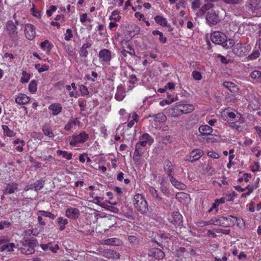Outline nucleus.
<instances>
[{"instance_id": "obj_1", "label": "nucleus", "mask_w": 261, "mask_h": 261, "mask_svg": "<svg viewBox=\"0 0 261 261\" xmlns=\"http://www.w3.org/2000/svg\"><path fill=\"white\" fill-rule=\"evenodd\" d=\"M134 204L135 207L142 214H145L148 211L147 202L145 197L140 194L134 196Z\"/></svg>"}, {"instance_id": "obj_2", "label": "nucleus", "mask_w": 261, "mask_h": 261, "mask_svg": "<svg viewBox=\"0 0 261 261\" xmlns=\"http://www.w3.org/2000/svg\"><path fill=\"white\" fill-rule=\"evenodd\" d=\"M222 17L218 10L211 9L207 12L205 20L210 26L215 25L221 21Z\"/></svg>"}, {"instance_id": "obj_3", "label": "nucleus", "mask_w": 261, "mask_h": 261, "mask_svg": "<svg viewBox=\"0 0 261 261\" xmlns=\"http://www.w3.org/2000/svg\"><path fill=\"white\" fill-rule=\"evenodd\" d=\"M89 138L88 135L83 132L79 135L73 136L70 138V145L75 146L78 143H81L86 142Z\"/></svg>"}, {"instance_id": "obj_4", "label": "nucleus", "mask_w": 261, "mask_h": 261, "mask_svg": "<svg viewBox=\"0 0 261 261\" xmlns=\"http://www.w3.org/2000/svg\"><path fill=\"white\" fill-rule=\"evenodd\" d=\"M6 29L11 39L12 40H15L17 37L18 32L16 25L12 20H9L7 22Z\"/></svg>"}, {"instance_id": "obj_5", "label": "nucleus", "mask_w": 261, "mask_h": 261, "mask_svg": "<svg viewBox=\"0 0 261 261\" xmlns=\"http://www.w3.org/2000/svg\"><path fill=\"white\" fill-rule=\"evenodd\" d=\"M211 39L215 44L222 45L226 41V36L221 32L216 31L211 34Z\"/></svg>"}, {"instance_id": "obj_6", "label": "nucleus", "mask_w": 261, "mask_h": 261, "mask_svg": "<svg viewBox=\"0 0 261 261\" xmlns=\"http://www.w3.org/2000/svg\"><path fill=\"white\" fill-rule=\"evenodd\" d=\"M238 220V218L231 216L228 217L221 216V224L220 226L224 227H228L233 226L236 223V221Z\"/></svg>"}, {"instance_id": "obj_7", "label": "nucleus", "mask_w": 261, "mask_h": 261, "mask_svg": "<svg viewBox=\"0 0 261 261\" xmlns=\"http://www.w3.org/2000/svg\"><path fill=\"white\" fill-rule=\"evenodd\" d=\"M101 254L103 256L112 260L118 259L120 257L119 253L111 249H105L101 252Z\"/></svg>"}, {"instance_id": "obj_8", "label": "nucleus", "mask_w": 261, "mask_h": 261, "mask_svg": "<svg viewBox=\"0 0 261 261\" xmlns=\"http://www.w3.org/2000/svg\"><path fill=\"white\" fill-rule=\"evenodd\" d=\"M65 215L69 218L74 220L79 218L80 215V211L79 209L74 207H70L66 209Z\"/></svg>"}, {"instance_id": "obj_9", "label": "nucleus", "mask_w": 261, "mask_h": 261, "mask_svg": "<svg viewBox=\"0 0 261 261\" xmlns=\"http://www.w3.org/2000/svg\"><path fill=\"white\" fill-rule=\"evenodd\" d=\"M164 170L168 174L169 178L173 176L179 171V169L173 164H166L164 167Z\"/></svg>"}, {"instance_id": "obj_10", "label": "nucleus", "mask_w": 261, "mask_h": 261, "mask_svg": "<svg viewBox=\"0 0 261 261\" xmlns=\"http://www.w3.org/2000/svg\"><path fill=\"white\" fill-rule=\"evenodd\" d=\"M24 33L26 37L29 40H32L35 36V30L33 25L27 24L24 28Z\"/></svg>"}, {"instance_id": "obj_11", "label": "nucleus", "mask_w": 261, "mask_h": 261, "mask_svg": "<svg viewBox=\"0 0 261 261\" xmlns=\"http://www.w3.org/2000/svg\"><path fill=\"white\" fill-rule=\"evenodd\" d=\"M28 246H24V247L22 250V252L23 254L29 255L32 254L35 252L34 248L35 244L31 240L26 241Z\"/></svg>"}, {"instance_id": "obj_12", "label": "nucleus", "mask_w": 261, "mask_h": 261, "mask_svg": "<svg viewBox=\"0 0 261 261\" xmlns=\"http://www.w3.org/2000/svg\"><path fill=\"white\" fill-rule=\"evenodd\" d=\"M99 58L103 62H109L111 59L110 51L107 49L101 50L99 53Z\"/></svg>"}, {"instance_id": "obj_13", "label": "nucleus", "mask_w": 261, "mask_h": 261, "mask_svg": "<svg viewBox=\"0 0 261 261\" xmlns=\"http://www.w3.org/2000/svg\"><path fill=\"white\" fill-rule=\"evenodd\" d=\"M177 110L181 112V114H187L191 113L194 110V107L190 104H178V107H177Z\"/></svg>"}, {"instance_id": "obj_14", "label": "nucleus", "mask_w": 261, "mask_h": 261, "mask_svg": "<svg viewBox=\"0 0 261 261\" xmlns=\"http://www.w3.org/2000/svg\"><path fill=\"white\" fill-rule=\"evenodd\" d=\"M170 221L174 225H180L182 222L181 215L178 212H174L170 218Z\"/></svg>"}, {"instance_id": "obj_15", "label": "nucleus", "mask_w": 261, "mask_h": 261, "mask_svg": "<svg viewBox=\"0 0 261 261\" xmlns=\"http://www.w3.org/2000/svg\"><path fill=\"white\" fill-rule=\"evenodd\" d=\"M202 156V151L200 150H194L191 153L189 158L187 160L190 162L197 161Z\"/></svg>"}, {"instance_id": "obj_16", "label": "nucleus", "mask_w": 261, "mask_h": 261, "mask_svg": "<svg viewBox=\"0 0 261 261\" xmlns=\"http://www.w3.org/2000/svg\"><path fill=\"white\" fill-rule=\"evenodd\" d=\"M30 101V98L26 95L20 93L18 96L15 98V101L19 105H25Z\"/></svg>"}, {"instance_id": "obj_17", "label": "nucleus", "mask_w": 261, "mask_h": 261, "mask_svg": "<svg viewBox=\"0 0 261 261\" xmlns=\"http://www.w3.org/2000/svg\"><path fill=\"white\" fill-rule=\"evenodd\" d=\"M17 189L18 185L16 183H10L7 184L4 192L5 194H12Z\"/></svg>"}, {"instance_id": "obj_18", "label": "nucleus", "mask_w": 261, "mask_h": 261, "mask_svg": "<svg viewBox=\"0 0 261 261\" xmlns=\"http://www.w3.org/2000/svg\"><path fill=\"white\" fill-rule=\"evenodd\" d=\"M148 117L154 118V121L163 123L167 120V117L163 113H159L156 114L151 115L149 114Z\"/></svg>"}, {"instance_id": "obj_19", "label": "nucleus", "mask_w": 261, "mask_h": 261, "mask_svg": "<svg viewBox=\"0 0 261 261\" xmlns=\"http://www.w3.org/2000/svg\"><path fill=\"white\" fill-rule=\"evenodd\" d=\"M48 109L52 111L53 115H57L62 111V107L59 103H53L50 105Z\"/></svg>"}, {"instance_id": "obj_20", "label": "nucleus", "mask_w": 261, "mask_h": 261, "mask_svg": "<svg viewBox=\"0 0 261 261\" xmlns=\"http://www.w3.org/2000/svg\"><path fill=\"white\" fill-rule=\"evenodd\" d=\"M92 44L90 42L84 43L80 48L79 54L81 57H87L88 56L87 48H90Z\"/></svg>"}, {"instance_id": "obj_21", "label": "nucleus", "mask_w": 261, "mask_h": 261, "mask_svg": "<svg viewBox=\"0 0 261 261\" xmlns=\"http://www.w3.org/2000/svg\"><path fill=\"white\" fill-rule=\"evenodd\" d=\"M199 132L202 135H208L211 134L213 129L207 125H201L199 128Z\"/></svg>"}, {"instance_id": "obj_22", "label": "nucleus", "mask_w": 261, "mask_h": 261, "mask_svg": "<svg viewBox=\"0 0 261 261\" xmlns=\"http://www.w3.org/2000/svg\"><path fill=\"white\" fill-rule=\"evenodd\" d=\"M120 243L119 239L113 238L103 240L102 244L107 245L118 246L120 244Z\"/></svg>"}, {"instance_id": "obj_23", "label": "nucleus", "mask_w": 261, "mask_h": 261, "mask_svg": "<svg viewBox=\"0 0 261 261\" xmlns=\"http://www.w3.org/2000/svg\"><path fill=\"white\" fill-rule=\"evenodd\" d=\"M223 86L228 89L231 93H235L238 92V88L236 85L232 82H225L223 84Z\"/></svg>"}, {"instance_id": "obj_24", "label": "nucleus", "mask_w": 261, "mask_h": 261, "mask_svg": "<svg viewBox=\"0 0 261 261\" xmlns=\"http://www.w3.org/2000/svg\"><path fill=\"white\" fill-rule=\"evenodd\" d=\"M170 180L172 185L176 188L179 190H184L186 188V186L184 184L177 181L173 176L170 178Z\"/></svg>"}, {"instance_id": "obj_25", "label": "nucleus", "mask_w": 261, "mask_h": 261, "mask_svg": "<svg viewBox=\"0 0 261 261\" xmlns=\"http://www.w3.org/2000/svg\"><path fill=\"white\" fill-rule=\"evenodd\" d=\"M57 223L60 225L59 228L60 231H63L65 229V225L68 224V220L62 217H59L57 220Z\"/></svg>"}, {"instance_id": "obj_26", "label": "nucleus", "mask_w": 261, "mask_h": 261, "mask_svg": "<svg viewBox=\"0 0 261 261\" xmlns=\"http://www.w3.org/2000/svg\"><path fill=\"white\" fill-rule=\"evenodd\" d=\"M214 7V5L212 3H206L200 8V13L203 15L206 11L211 10Z\"/></svg>"}, {"instance_id": "obj_27", "label": "nucleus", "mask_w": 261, "mask_h": 261, "mask_svg": "<svg viewBox=\"0 0 261 261\" xmlns=\"http://www.w3.org/2000/svg\"><path fill=\"white\" fill-rule=\"evenodd\" d=\"M139 140H142L149 145L153 142V139L147 133L143 134L139 137Z\"/></svg>"}, {"instance_id": "obj_28", "label": "nucleus", "mask_w": 261, "mask_h": 261, "mask_svg": "<svg viewBox=\"0 0 261 261\" xmlns=\"http://www.w3.org/2000/svg\"><path fill=\"white\" fill-rule=\"evenodd\" d=\"M152 255L155 259H162L165 256L164 252L159 248H155L153 250Z\"/></svg>"}, {"instance_id": "obj_29", "label": "nucleus", "mask_w": 261, "mask_h": 261, "mask_svg": "<svg viewBox=\"0 0 261 261\" xmlns=\"http://www.w3.org/2000/svg\"><path fill=\"white\" fill-rule=\"evenodd\" d=\"M42 131L44 134L48 137L51 138L54 136V133L52 132L50 126L47 124H45L43 126Z\"/></svg>"}, {"instance_id": "obj_30", "label": "nucleus", "mask_w": 261, "mask_h": 261, "mask_svg": "<svg viewBox=\"0 0 261 261\" xmlns=\"http://www.w3.org/2000/svg\"><path fill=\"white\" fill-rule=\"evenodd\" d=\"M80 122L78 118H75L73 120L69 121L66 125L65 126V129L66 130H69L74 125H79Z\"/></svg>"}, {"instance_id": "obj_31", "label": "nucleus", "mask_w": 261, "mask_h": 261, "mask_svg": "<svg viewBox=\"0 0 261 261\" xmlns=\"http://www.w3.org/2000/svg\"><path fill=\"white\" fill-rule=\"evenodd\" d=\"M15 247V245L13 243H6L0 247V251H3L5 250H7L8 251H11L13 250V248Z\"/></svg>"}, {"instance_id": "obj_32", "label": "nucleus", "mask_w": 261, "mask_h": 261, "mask_svg": "<svg viewBox=\"0 0 261 261\" xmlns=\"http://www.w3.org/2000/svg\"><path fill=\"white\" fill-rule=\"evenodd\" d=\"M154 20L157 23H158L161 25L165 27L167 24V20H166V19L165 18H164L162 16H160V15L156 16V17H155Z\"/></svg>"}, {"instance_id": "obj_33", "label": "nucleus", "mask_w": 261, "mask_h": 261, "mask_svg": "<svg viewBox=\"0 0 261 261\" xmlns=\"http://www.w3.org/2000/svg\"><path fill=\"white\" fill-rule=\"evenodd\" d=\"M148 191H149V193L151 195V196L153 198H154L158 201L161 200V198H160L159 196L157 190L156 189H155L153 187H151V186L149 187H148Z\"/></svg>"}, {"instance_id": "obj_34", "label": "nucleus", "mask_w": 261, "mask_h": 261, "mask_svg": "<svg viewBox=\"0 0 261 261\" xmlns=\"http://www.w3.org/2000/svg\"><path fill=\"white\" fill-rule=\"evenodd\" d=\"M2 128L5 135L9 137H13L15 136V133L11 130L7 125H3Z\"/></svg>"}, {"instance_id": "obj_35", "label": "nucleus", "mask_w": 261, "mask_h": 261, "mask_svg": "<svg viewBox=\"0 0 261 261\" xmlns=\"http://www.w3.org/2000/svg\"><path fill=\"white\" fill-rule=\"evenodd\" d=\"M217 180H214L213 181V184L214 185H216V184H217L219 186H221L222 185H228V181L226 180V179L223 176L222 178L221 177H219L217 178Z\"/></svg>"}, {"instance_id": "obj_36", "label": "nucleus", "mask_w": 261, "mask_h": 261, "mask_svg": "<svg viewBox=\"0 0 261 261\" xmlns=\"http://www.w3.org/2000/svg\"><path fill=\"white\" fill-rule=\"evenodd\" d=\"M233 51L236 55L239 56H242L244 55V52L242 50V47L239 44H237L234 46Z\"/></svg>"}, {"instance_id": "obj_37", "label": "nucleus", "mask_w": 261, "mask_h": 261, "mask_svg": "<svg viewBox=\"0 0 261 261\" xmlns=\"http://www.w3.org/2000/svg\"><path fill=\"white\" fill-rule=\"evenodd\" d=\"M38 213V214H41V215L42 216L49 218L53 220L55 219L56 218V216L54 214L49 212L45 211H39Z\"/></svg>"}, {"instance_id": "obj_38", "label": "nucleus", "mask_w": 261, "mask_h": 261, "mask_svg": "<svg viewBox=\"0 0 261 261\" xmlns=\"http://www.w3.org/2000/svg\"><path fill=\"white\" fill-rule=\"evenodd\" d=\"M251 178V175L249 173H244L243 175L238 178V181L239 182H242L243 181L247 182L249 181V179Z\"/></svg>"}, {"instance_id": "obj_39", "label": "nucleus", "mask_w": 261, "mask_h": 261, "mask_svg": "<svg viewBox=\"0 0 261 261\" xmlns=\"http://www.w3.org/2000/svg\"><path fill=\"white\" fill-rule=\"evenodd\" d=\"M29 90L32 93H34L37 90V82L35 80L32 81L29 85Z\"/></svg>"}, {"instance_id": "obj_40", "label": "nucleus", "mask_w": 261, "mask_h": 261, "mask_svg": "<svg viewBox=\"0 0 261 261\" xmlns=\"http://www.w3.org/2000/svg\"><path fill=\"white\" fill-rule=\"evenodd\" d=\"M133 120H130L127 124V126L128 128H130L134 124L135 122H136L138 121V116L136 113H134L132 115Z\"/></svg>"}, {"instance_id": "obj_41", "label": "nucleus", "mask_w": 261, "mask_h": 261, "mask_svg": "<svg viewBox=\"0 0 261 261\" xmlns=\"http://www.w3.org/2000/svg\"><path fill=\"white\" fill-rule=\"evenodd\" d=\"M57 153L58 155H62V156L64 158H65L67 160H70L71 159L72 157V154L71 153H68L67 152L65 151H62V150H58Z\"/></svg>"}, {"instance_id": "obj_42", "label": "nucleus", "mask_w": 261, "mask_h": 261, "mask_svg": "<svg viewBox=\"0 0 261 261\" xmlns=\"http://www.w3.org/2000/svg\"><path fill=\"white\" fill-rule=\"evenodd\" d=\"M178 107V104L175 106L174 107H173L171 109L172 112L171 113V114L172 117H176L178 116L179 115L182 114L181 112H179V111L177 110V108Z\"/></svg>"}, {"instance_id": "obj_43", "label": "nucleus", "mask_w": 261, "mask_h": 261, "mask_svg": "<svg viewBox=\"0 0 261 261\" xmlns=\"http://www.w3.org/2000/svg\"><path fill=\"white\" fill-rule=\"evenodd\" d=\"M234 45V41L233 39H226V41H225V42L223 43L222 46L223 47H225L227 48H230L232 46H233Z\"/></svg>"}, {"instance_id": "obj_44", "label": "nucleus", "mask_w": 261, "mask_h": 261, "mask_svg": "<svg viewBox=\"0 0 261 261\" xmlns=\"http://www.w3.org/2000/svg\"><path fill=\"white\" fill-rule=\"evenodd\" d=\"M192 4V8L195 10L199 8L201 6V2L200 0H190Z\"/></svg>"}, {"instance_id": "obj_45", "label": "nucleus", "mask_w": 261, "mask_h": 261, "mask_svg": "<svg viewBox=\"0 0 261 261\" xmlns=\"http://www.w3.org/2000/svg\"><path fill=\"white\" fill-rule=\"evenodd\" d=\"M231 200V195H227L226 197H221L219 199H216V200L218 202V204H222L226 201H230Z\"/></svg>"}, {"instance_id": "obj_46", "label": "nucleus", "mask_w": 261, "mask_h": 261, "mask_svg": "<svg viewBox=\"0 0 261 261\" xmlns=\"http://www.w3.org/2000/svg\"><path fill=\"white\" fill-rule=\"evenodd\" d=\"M30 78V75L26 72L23 71L22 76L21 77V82L22 83H25L29 82Z\"/></svg>"}, {"instance_id": "obj_47", "label": "nucleus", "mask_w": 261, "mask_h": 261, "mask_svg": "<svg viewBox=\"0 0 261 261\" xmlns=\"http://www.w3.org/2000/svg\"><path fill=\"white\" fill-rule=\"evenodd\" d=\"M251 6L254 9L261 8V0H251Z\"/></svg>"}, {"instance_id": "obj_48", "label": "nucleus", "mask_w": 261, "mask_h": 261, "mask_svg": "<svg viewBox=\"0 0 261 261\" xmlns=\"http://www.w3.org/2000/svg\"><path fill=\"white\" fill-rule=\"evenodd\" d=\"M136 133V129L130 130L128 128H127L125 130V133H124L122 135V136L123 137V138L125 139L126 134L127 136H132L133 137L135 136Z\"/></svg>"}, {"instance_id": "obj_49", "label": "nucleus", "mask_w": 261, "mask_h": 261, "mask_svg": "<svg viewBox=\"0 0 261 261\" xmlns=\"http://www.w3.org/2000/svg\"><path fill=\"white\" fill-rule=\"evenodd\" d=\"M43 183L41 181L38 180L34 184V188L35 191L40 190L43 188Z\"/></svg>"}, {"instance_id": "obj_50", "label": "nucleus", "mask_w": 261, "mask_h": 261, "mask_svg": "<svg viewBox=\"0 0 261 261\" xmlns=\"http://www.w3.org/2000/svg\"><path fill=\"white\" fill-rule=\"evenodd\" d=\"M223 2L227 4L237 5L241 4L243 0H221Z\"/></svg>"}, {"instance_id": "obj_51", "label": "nucleus", "mask_w": 261, "mask_h": 261, "mask_svg": "<svg viewBox=\"0 0 261 261\" xmlns=\"http://www.w3.org/2000/svg\"><path fill=\"white\" fill-rule=\"evenodd\" d=\"M193 79L195 80L199 81L201 79L202 76L200 72L193 71L192 73Z\"/></svg>"}, {"instance_id": "obj_52", "label": "nucleus", "mask_w": 261, "mask_h": 261, "mask_svg": "<svg viewBox=\"0 0 261 261\" xmlns=\"http://www.w3.org/2000/svg\"><path fill=\"white\" fill-rule=\"evenodd\" d=\"M142 152L137 150H135L133 159L136 162L139 161V159L142 155Z\"/></svg>"}, {"instance_id": "obj_53", "label": "nucleus", "mask_w": 261, "mask_h": 261, "mask_svg": "<svg viewBox=\"0 0 261 261\" xmlns=\"http://www.w3.org/2000/svg\"><path fill=\"white\" fill-rule=\"evenodd\" d=\"M221 219V216H218L217 217H214L212 218V224L217 226H220L221 224V222L220 221Z\"/></svg>"}, {"instance_id": "obj_54", "label": "nucleus", "mask_w": 261, "mask_h": 261, "mask_svg": "<svg viewBox=\"0 0 261 261\" xmlns=\"http://www.w3.org/2000/svg\"><path fill=\"white\" fill-rule=\"evenodd\" d=\"M11 223L8 221H3L0 222V229H3L5 228L9 227Z\"/></svg>"}, {"instance_id": "obj_55", "label": "nucleus", "mask_w": 261, "mask_h": 261, "mask_svg": "<svg viewBox=\"0 0 261 261\" xmlns=\"http://www.w3.org/2000/svg\"><path fill=\"white\" fill-rule=\"evenodd\" d=\"M73 37V35L72 34L71 30L69 29H68L66 30V33L65 34V39L66 41H69L71 39V38Z\"/></svg>"}, {"instance_id": "obj_56", "label": "nucleus", "mask_w": 261, "mask_h": 261, "mask_svg": "<svg viewBox=\"0 0 261 261\" xmlns=\"http://www.w3.org/2000/svg\"><path fill=\"white\" fill-rule=\"evenodd\" d=\"M257 188V186H255L253 184L248 185L246 188L245 189L248 190V195H249L251 193L253 192L254 190Z\"/></svg>"}, {"instance_id": "obj_57", "label": "nucleus", "mask_w": 261, "mask_h": 261, "mask_svg": "<svg viewBox=\"0 0 261 261\" xmlns=\"http://www.w3.org/2000/svg\"><path fill=\"white\" fill-rule=\"evenodd\" d=\"M219 205V204H218V202L215 199L214 202L212 204V207L208 210V213L211 212L213 211V210H214V209H215L216 210V212H217L218 211Z\"/></svg>"}, {"instance_id": "obj_58", "label": "nucleus", "mask_w": 261, "mask_h": 261, "mask_svg": "<svg viewBox=\"0 0 261 261\" xmlns=\"http://www.w3.org/2000/svg\"><path fill=\"white\" fill-rule=\"evenodd\" d=\"M250 169L254 172L258 171H261V168H260L259 164H252L250 166Z\"/></svg>"}, {"instance_id": "obj_59", "label": "nucleus", "mask_w": 261, "mask_h": 261, "mask_svg": "<svg viewBox=\"0 0 261 261\" xmlns=\"http://www.w3.org/2000/svg\"><path fill=\"white\" fill-rule=\"evenodd\" d=\"M250 76L252 79H257L260 77L261 73L258 71L255 70L251 73Z\"/></svg>"}, {"instance_id": "obj_60", "label": "nucleus", "mask_w": 261, "mask_h": 261, "mask_svg": "<svg viewBox=\"0 0 261 261\" xmlns=\"http://www.w3.org/2000/svg\"><path fill=\"white\" fill-rule=\"evenodd\" d=\"M260 55V53L258 50H255L249 56L250 59L253 60L258 58Z\"/></svg>"}, {"instance_id": "obj_61", "label": "nucleus", "mask_w": 261, "mask_h": 261, "mask_svg": "<svg viewBox=\"0 0 261 261\" xmlns=\"http://www.w3.org/2000/svg\"><path fill=\"white\" fill-rule=\"evenodd\" d=\"M40 47L41 48L44 49L45 47L47 48H50V44L49 41L47 40H45L44 42H42L40 44Z\"/></svg>"}, {"instance_id": "obj_62", "label": "nucleus", "mask_w": 261, "mask_h": 261, "mask_svg": "<svg viewBox=\"0 0 261 261\" xmlns=\"http://www.w3.org/2000/svg\"><path fill=\"white\" fill-rule=\"evenodd\" d=\"M80 89L82 95H86L89 93L87 88L83 85L80 86Z\"/></svg>"}, {"instance_id": "obj_63", "label": "nucleus", "mask_w": 261, "mask_h": 261, "mask_svg": "<svg viewBox=\"0 0 261 261\" xmlns=\"http://www.w3.org/2000/svg\"><path fill=\"white\" fill-rule=\"evenodd\" d=\"M124 97V95L123 93H121L120 92H118L115 94V98L119 101H121L123 99V98Z\"/></svg>"}, {"instance_id": "obj_64", "label": "nucleus", "mask_w": 261, "mask_h": 261, "mask_svg": "<svg viewBox=\"0 0 261 261\" xmlns=\"http://www.w3.org/2000/svg\"><path fill=\"white\" fill-rule=\"evenodd\" d=\"M57 10V7L55 6H50L49 9L46 11L47 14L50 16L51 15L53 12H55Z\"/></svg>"}]
</instances>
